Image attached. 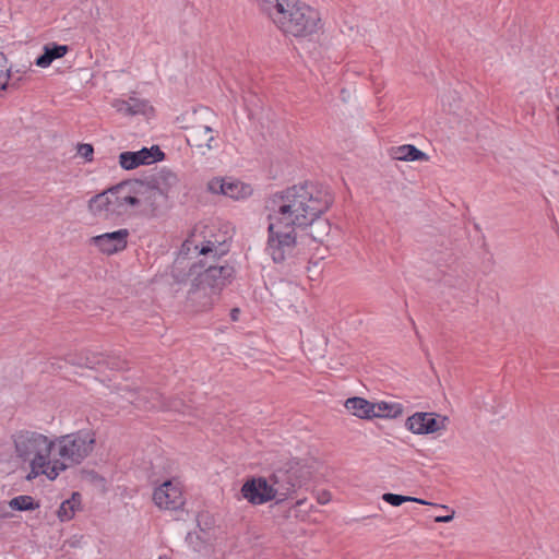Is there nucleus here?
<instances>
[{
  "label": "nucleus",
  "mask_w": 559,
  "mask_h": 559,
  "mask_svg": "<svg viewBox=\"0 0 559 559\" xmlns=\"http://www.w3.org/2000/svg\"><path fill=\"white\" fill-rule=\"evenodd\" d=\"M328 188L305 182L274 193L266 202L267 251L275 263L295 255L298 231L304 230L332 205Z\"/></svg>",
  "instance_id": "nucleus-1"
},
{
  "label": "nucleus",
  "mask_w": 559,
  "mask_h": 559,
  "mask_svg": "<svg viewBox=\"0 0 559 559\" xmlns=\"http://www.w3.org/2000/svg\"><path fill=\"white\" fill-rule=\"evenodd\" d=\"M11 439L16 456L29 466L26 478L31 480L45 475L52 480L50 468L53 465V444L56 443L53 437L36 430L20 429L12 435Z\"/></svg>",
  "instance_id": "nucleus-2"
},
{
  "label": "nucleus",
  "mask_w": 559,
  "mask_h": 559,
  "mask_svg": "<svg viewBox=\"0 0 559 559\" xmlns=\"http://www.w3.org/2000/svg\"><path fill=\"white\" fill-rule=\"evenodd\" d=\"M285 35L298 39L310 38L321 28L319 12L300 0H286L269 17Z\"/></svg>",
  "instance_id": "nucleus-3"
},
{
  "label": "nucleus",
  "mask_w": 559,
  "mask_h": 559,
  "mask_svg": "<svg viewBox=\"0 0 559 559\" xmlns=\"http://www.w3.org/2000/svg\"><path fill=\"white\" fill-rule=\"evenodd\" d=\"M53 465L50 468L52 480L67 468L81 464L93 452L96 433L92 429H81L53 437Z\"/></svg>",
  "instance_id": "nucleus-4"
},
{
  "label": "nucleus",
  "mask_w": 559,
  "mask_h": 559,
  "mask_svg": "<svg viewBox=\"0 0 559 559\" xmlns=\"http://www.w3.org/2000/svg\"><path fill=\"white\" fill-rule=\"evenodd\" d=\"M234 273V267L228 264L207 266L194 280L188 299L200 311L210 309L219 292L230 283Z\"/></svg>",
  "instance_id": "nucleus-5"
},
{
  "label": "nucleus",
  "mask_w": 559,
  "mask_h": 559,
  "mask_svg": "<svg viewBox=\"0 0 559 559\" xmlns=\"http://www.w3.org/2000/svg\"><path fill=\"white\" fill-rule=\"evenodd\" d=\"M127 189L126 182H122L96 194L88 201L90 212L106 221H116L133 215Z\"/></svg>",
  "instance_id": "nucleus-6"
},
{
  "label": "nucleus",
  "mask_w": 559,
  "mask_h": 559,
  "mask_svg": "<svg viewBox=\"0 0 559 559\" xmlns=\"http://www.w3.org/2000/svg\"><path fill=\"white\" fill-rule=\"evenodd\" d=\"M132 214H148L165 205L150 181H126Z\"/></svg>",
  "instance_id": "nucleus-7"
},
{
  "label": "nucleus",
  "mask_w": 559,
  "mask_h": 559,
  "mask_svg": "<svg viewBox=\"0 0 559 559\" xmlns=\"http://www.w3.org/2000/svg\"><path fill=\"white\" fill-rule=\"evenodd\" d=\"M194 115L197 116L195 123L188 128L187 142L189 145L201 150H213V143L217 135V131L210 123V118H213V114L204 108L194 111Z\"/></svg>",
  "instance_id": "nucleus-8"
},
{
  "label": "nucleus",
  "mask_w": 559,
  "mask_h": 559,
  "mask_svg": "<svg viewBox=\"0 0 559 559\" xmlns=\"http://www.w3.org/2000/svg\"><path fill=\"white\" fill-rule=\"evenodd\" d=\"M152 499L159 510H179L185 504L182 484L177 478L164 480L154 488Z\"/></svg>",
  "instance_id": "nucleus-9"
},
{
  "label": "nucleus",
  "mask_w": 559,
  "mask_h": 559,
  "mask_svg": "<svg viewBox=\"0 0 559 559\" xmlns=\"http://www.w3.org/2000/svg\"><path fill=\"white\" fill-rule=\"evenodd\" d=\"M206 189L212 194L224 195L235 201L246 200L253 193V189L249 183L231 177L212 178L209 180Z\"/></svg>",
  "instance_id": "nucleus-10"
},
{
  "label": "nucleus",
  "mask_w": 559,
  "mask_h": 559,
  "mask_svg": "<svg viewBox=\"0 0 559 559\" xmlns=\"http://www.w3.org/2000/svg\"><path fill=\"white\" fill-rule=\"evenodd\" d=\"M449 418L436 413L418 412L406 419V428L416 435H430L447 429Z\"/></svg>",
  "instance_id": "nucleus-11"
},
{
  "label": "nucleus",
  "mask_w": 559,
  "mask_h": 559,
  "mask_svg": "<svg viewBox=\"0 0 559 559\" xmlns=\"http://www.w3.org/2000/svg\"><path fill=\"white\" fill-rule=\"evenodd\" d=\"M265 478L270 490H272L273 500H276L277 503L285 501L300 486L296 474L287 469H277Z\"/></svg>",
  "instance_id": "nucleus-12"
},
{
  "label": "nucleus",
  "mask_w": 559,
  "mask_h": 559,
  "mask_svg": "<svg viewBox=\"0 0 559 559\" xmlns=\"http://www.w3.org/2000/svg\"><path fill=\"white\" fill-rule=\"evenodd\" d=\"M128 238L129 230L122 228L111 233L94 236L90 239V243L94 246L99 252L111 255L127 248Z\"/></svg>",
  "instance_id": "nucleus-13"
},
{
  "label": "nucleus",
  "mask_w": 559,
  "mask_h": 559,
  "mask_svg": "<svg viewBox=\"0 0 559 559\" xmlns=\"http://www.w3.org/2000/svg\"><path fill=\"white\" fill-rule=\"evenodd\" d=\"M164 158V153L157 145L143 147L136 152H122L119 155V165L126 170L134 169L141 165H150Z\"/></svg>",
  "instance_id": "nucleus-14"
},
{
  "label": "nucleus",
  "mask_w": 559,
  "mask_h": 559,
  "mask_svg": "<svg viewBox=\"0 0 559 559\" xmlns=\"http://www.w3.org/2000/svg\"><path fill=\"white\" fill-rule=\"evenodd\" d=\"M153 188L158 192L159 198L166 204L171 198L180 192V180L178 176L169 169H160L148 179Z\"/></svg>",
  "instance_id": "nucleus-15"
},
{
  "label": "nucleus",
  "mask_w": 559,
  "mask_h": 559,
  "mask_svg": "<svg viewBox=\"0 0 559 559\" xmlns=\"http://www.w3.org/2000/svg\"><path fill=\"white\" fill-rule=\"evenodd\" d=\"M265 477H252L241 487L242 497L251 504L260 506L273 500Z\"/></svg>",
  "instance_id": "nucleus-16"
},
{
  "label": "nucleus",
  "mask_w": 559,
  "mask_h": 559,
  "mask_svg": "<svg viewBox=\"0 0 559 559\" xmlns=\"http://www.w3.org/2000/svg\"><path fill=\"white\" fill-rule=\"evenodd\" d=\"M200 238L201 233L199 234L198 228H195L190 238L183 242L182 251L187 254L211 255L213 259L224 253L223 250H219L221 245L217 241L201 240Z\"/></svg>",
  "instance_id": "nucleus-17"
},
{
  "label": "nucleus",
  "mask_w": 559,
  "mask_h": 559,
  "mask_svg": "<svg viewBox=\"0 0 559 559\" xmlns=\"http://www.w3.org/2000/svg\"><path fill=\"white\" fill-rule=\"evenodd\" d=\"M68 361L75 366L85 367L90 369L97 368L103 364L109 368L117 367V364L115 361L105 359L102 354H96L88 350L82 352L78 355L69 356Z\"/></svg>",
  "instance_id": "nucleus-18"
},
{
  "label": "nucleus",
  "mask_w": 559,
  "mask_h": 559,
  "mask_svg": "<svg viewBox=\"0 0 559 559\" xmlns=\"http://www.w3.org/2000/svg\"><path fill=\"white\" fill-rule=\"evenodd\" d=\"M345 408L354 416L362 419H371L374 417V403L362 397H349L345 402Z\"/></svg>",
  "instance_id": "nucleus-19"
},
{
  "label": "nucleus",
  "mask_w": 559,
  "mask_h": 559,
  "mask_svg": "<svg viewBox=\"0 0 559 559\" xmlns=\"http://www.w3.org/2000/svg\"><path fill=\"white\" fill-rule=\"evenodd\" d=\"M111 105L118 112L124 116L145 114L148 108V105L145 100L135 97H130L126 100L115 99Z\"/></svg>",
  "instance_id": "nucleus-20"
},
{
  "label": "nucleus",
  "mask_w": 559,
  "mask_h": 559,
  "mask_svg": "<svg viewBox=\"0 0 559 559\" xmlns=\"http://www.w3.org/2000/svg\"><path fill=\"white\" fill-rule=\"evenodd\" d=\"M391 156L396 160L405 162L428 160L426 153L411 144L392 147Z\"/></svg>",
  "instance_id": "nucleus-21"
},
{
  "label": "nucleus",
  "mask_w": 559,
  "mask_h": 559,
  "mask_svg": "<svg viewBox=\"0 0 559 559\" xmlns=\"http://www.w3.org/2000/svg\"><path fill=\"white\" fill-rule=\"evenodd\" d=\"M404 413V407L397 402L380 401L374 403V417L397 418Z\"/></svg>",
  "instance_id": "nucleus-22"
},
{
  "label": "nucleus",
  "mask_w": 559,
  "mask_h": 559,
  "mask_svg": "<svg viewBox=\"0 0 559 559\" xmlns=\"http://www.w3.org/2000/svg\"><path fill=\"white\" fill-rule=\"evenodd\" d=\"M81 507V496L78 492L72 493L70 499L64 500L58 511L57 515L60 519V521L66 522L70 521L78 510H80Z\"/></svg>",
  "instance_id": "nucleus-23"
},
{
  "label": "nucleus",
  "mask_w": 559,
  "mask_h": 559,
  "mask_svg": "<svg viewBox=\"0 0 559 559\" xmlns=\"http://www.w3.org/2000/svg\"><path fill=\"white\" fill-rule=\"evenodd\" d=\"M67 52L68 46L66 45L46 46L45 52L36 59V66L47 68L55 59L63 57Z\"/></svg>",
  "instance_id": "nucleus-24"
},
{
  "label": "nucleus",
  "mask_w": 559,
  "mask_h": 559,
  "mask_svg": "<svg viewBox=\"0 0 559 559\" xmlns=\"http://www.w3.org/2000/svg\"><path fill=\"white\" fill-rule=\"evenodd\" d=\"M308 227L310 228L309 236L317 242H323L331 229L330 223L321 216H317Z\"/></svg>",
  "instance_id": "nucleus-25"
},
{
  "label": "nucleus",
  "mask_w": 559,
  "mask_h": 559,
  "mask_svg": "<svg viewBox=\"0 0 559 559\" xmlns=\"http://www.w3.org/2000/svg\"><path fill=\"white\" fill-rule=\"evenodd\" d=\"M382 499H383V501H385L386 503H389L393 507H399L402 503L408 502V501L416 502L419 504H425V506H436L432 502H429V501H426V500H423L419 498L402 496V495H396V493H391V492L383 493Z\"/></svg>",
  "instance_id": "nucleus-26"
},
{
  "label": "nucleus",
  "mask_w": 559,
  "mask_h": 559,
  "mask_svg": "<svg viewBox=\"0 0 559 559\" xmlns=\"http://www.w3.org/2000/svg\"><path fill=\"white\" fill-rule=\"evenodd\" d=\"M9 507L17 511H31L37 509L39 506L31 496L22 495L11 499Z\"/></svg>",
  "instance_id": "nucleus-27"
},
{
  "label": "nucleus",
  "mask_w": 559,
  "mask_h": 559,
  "mask_svg": "<svg viewBox=\"0 0 559 559\" xmlns=\"http://www.w3.org/2000/svg\"><path fill=\"white\" fill-rule=\"evenodd\" d=\"M127 394H128V396H127L128 401L130 403L135 404L138 407H143V408L162 407V405L159 403L147 399L148 392H142L136 397H135V393L132 391H128Z\"/></svg>",
  "instance_id": "nucleus-28"
},
{
  "label": "nucleus",
  "mask_w": 559,
  "mask_h": 559,
  "mask_svg": "<svg viewBox=\"0 0 559 559\" xmlns=\"http://www.w3.org/2000/svg\"><path fill=\"white\" fill-rule=\"evenodd\" d=\"M11 67L3 53H0V92L7 88L10 80Z\"/></svg>",
  "instance_id": "nucleus-29"
},
{
  "label": "nucleus",
  "mask_w": 559,
  "mask_h": 559,
  "mask_svg": "<svg viewBox=\"0 0 559 559\" xmlns=\"http://www.w3.org/2000/svg\"><path fill=\"white\" fill-rule=\"evenodd\" d=\"M93 153H94V148L91 144H88V143L79 144L78 154L85 160H88V162L92 160Z\"/></svg>",
  "instance_id": "nucleus-30"
},
{
  "label": "nucleus",
  "mask_w": 559,
  "mask_h": 559,
  "mask_svg": "<svg viewBox=\"0 0 559 559\" xmlns=\"http://www.w3.org/2000/svg\"><path fill=\"white\" fill-rule=\"evenodd\" d=\"M440 508H442V509L447 510V511L449 512V514H448V515H440V516H437V518L435 519V521H436L437 523H449V522H451V521L454 519V514H455L454 510H451V509H450L449 507H447V506H440Z\"/></svg>",
  "instance_id": "nucleus-31"
},
{
  "label": "nucleus",
  "mask_w": 559,
  "mask_h": 559,
  "mask_svg": "<svg viewBox=\"0 0 559 559\" xmlns=\"http://www.w3.org/2000/svg\"><path fill=\"white\" fill-rule=\"evenodd\" d=\"M330 500H331V495H330V492H328V491H323V492L319 493V496H318V502H319L320 504H325V503H328Z\"/></svg>",
  "instance_id": "nucleus-32"
},
{
  "label": "nucleus",
  "mask_w": 559,
  "mask_h": 559,
  "mask_svg": "<svg viewBox=\"0 0 559 559\" xmlns=\"http://www.w3.org/2000/svg\"><path fill=\"white\" fill-rule=\"evenodd\" d=\"M238 316H239V309L238 308H234L230 312V317H231V320L233 321H237L238 320Z\"/></svg>",
  "instance_id": "nucleus-33"
},
{
  "label": "nucleus",
  "mask_w": 559,
  "mask_h": 559,
  "mask_svg": "<svg viewBox=\"0 0 559 559\" xmlns=\"http://www.w3.org/2000/svg\"><path fill=\"white\" fill-rule=\"evenodd\" d=\"M296 504H297V506H301V504H304V500H298Z\"/></svg>",
  "instance_id": "nucleus-34"
},
{
  "label": "nucleus",
  "mask_w": 559,
  "mask_h": 559,
  "mask_svg": "<svg viewBox=\"0 0 559 559\" xmlns=\"http://www.w3.org/2000/svg\"><path fill=\"white\" fill-rule=\"evenodd\" d=\"M151 396H152L153 400L157 399V395L154 394V393H151Z\"/></svg>",
  "instance_id": "nucleus-35"
}]
</instances>
